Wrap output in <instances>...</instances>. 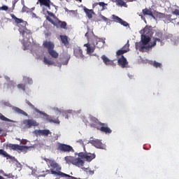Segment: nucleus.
<instances>
[{"label": "nucleus", "mask_w": 179, "mask_h": 179, "mask_svg": "<svg viewBox=\"0 0 179 179\" xmlns=\"http://www.w3.org/2000/svg\"><path fill=\"white\" fill-rule=\"evenodd\" d=\"M85 37H87L89 43L84 45V47L87 48V54H93L94 50L96 48H103L104 44H106V41L101 38H99L94 36L91 39L89 38V32L85 34Z\"/></svg>", "instance_id": "1"}, {"label": "nucleus", "mask_w": 179, "mask_h": 179, "mask_svg": "<svg viewBox=\"0 0 179 179\" xmlns=\"http://www.w3.org/2000/svg\"><path fill=\"white\" fill-rule=\"evenodd\" d=\"M117 62L119 65H121L122 68H125L128 64V61H127V58H125L124 55H122L121 57L118 59Z\"/></svg>", "instance_id": "22"}, {"label": "nucleus", "mask_w": 179, "mask_h": 179, "mask_svg": "<svg viewBox=\"0 0 179 179\" xmlns=\"http://www.w3.org/2000/svg\"><path fill=\"white\" fill-rule=\"evenodd\" d=\"M22 13L26 12L27 13H28V12H29V8H27V7H26V6H24L22 7Z\"/></svg>", "instance_id": "41"}, {"label": "nucleus", "mask_w": 179, "mask_h": 179, "mask_svg": "<svg viewBox=\"0 0 179 179\" xmlns=\"http://www.w3.org/2000/svg\"><path fill=\"white\" fill-rule=\"evenodd\" d=\"M101 18L102 19V20H103V22H108V18L104 17V15H101Z\"/></svg>", "instance_id": "45"}, {"label": "nucleus", "mask_w": 179, "mask_h": 179, "mask_svg": "<svg viewBox=\"0 0 179 179\" xmlns=\"http://www.w3.org/2000/svg\"><path fill=\"white\" fill-rule=\"evenodd\" d=\"M57 150H59V152H63L64 153L75 152V150H73V148H72V146L61 143H58L57 144Z\"/></svg>", "instance_id": "7"}, {"label": "nucleus", "mask_w": 179, "mask_h": 179, "mask_svg": "<svg viewBox=\"0 0 179 179\" xmlns=\"http://www.w3.org/2000/svg\"><path fill=\"white\" fill-rule=\"evenodd\" d=\"M0 179H5V178L0 176Z\"/></svg>", "instance_id": "54"}, {"label": "nucleus", "mask_w": 179, "mask_h": 179, "mask_svg": "<svg viewBox=\"0 0 179 179\" xmlns=\"http://www.w3.org/2000/svg\"><path fill=\"white\" fill-rule=\"evenodd\" d=\"M12 17H13V19H14L15 20H16V18L15 17H17L15 15H12Z\"/></svg>", "instance_id": "53"}, {"label": "nucleus", "mask_w": 179, "mask_h": 179, "mask_svg": "<svg viewBox=\"0 0 179 179\" xmlns=\"http://www.w3.org/2000/svg\"><path fill=\"white\" fill-rule=\"evenodd\" d=\"M3 176L8 177V178H12V177H13V176H12V173H9V174L3 173Z\"/></svg>", "instance_id": "46"}, {"label": "nucleus", "mask_w": 179, "mask_h": 179, "mask_svg": "<svg viewBox=\"0 0 179 179\" xmlns=\"http://www.w3.org/2000/svg\"><path fill=\"white\" fill-rule=\"evenodd\" d=\"M43 62L45 65H54V62L51 60H48L46 57L43 58Z\"/></svg>", "instance_id": "34"}, {"label": "nucleus", "mask_w": 179, "mask_h": 179, "mask_svg": "<svg viewBox=\"0 0 179 179\" xmlns=\"http://www.w3.org/2000/svg\"><path fill=\"white\" fill-rule=\"evenodd\" d=\"M41 6H45L48 9H51V0H38Z\"/></svg>", "instance_id": "23"}, {"label": "nucleus", "mask_w": 179, "mask_h": 179, "mask_svg": "<svg viewBox=\"0 0 179 179\" xmlns=\"http://www.w3.org/2000/svg\"><path fill=\"white\" fill-rule=\"evenodd\" d=\"M46 20L56 27H59L60 29H64V30H66L67 29L66 27L68 26V24H66V22L65 21H61L59 19H57V20L54 21L50 16H47Z\"/></svg>", "instance_id": "5"}, {"label": "nucleus", "mask_w": 179, "mask_h": 179, "mask_svg": "<svg viewBox=\"0 0 179 179\" xmlns=\"http://www.w3.org/2000/svg\"><path fill=\"white\" fill-rule=\"evenodd\" d=\"M76 1H79V2H82V0H76Z\"/></svg>", "instance_id": "55"}, {"label": "nucleus", "mask_w": 179, "mask_h": 179, "mask_svg": "<svg viewBox=\"0 0 179 179\" xmlns=\"http://www.w3.org/2000/svg\"><path fill=\"white\" fill-rule=\"evenodd\" d=\"M90 125L92 128H96L97 129V125H100V124H102L103 122L99 121V119H97L96 117H94L93 116H92L90 118Z\"/></svg>", "instance_id": "16"}, {"label": "nucleus", "mask_w": 179, "mask_h": 179, "mask_svg": "<svg viewBox=\"0 0 179 179\" xmlns=\"http://www.w3.org/2000/svg\"><path fill=\"white\" fill-rule=\"evenodd\" d=\"M64 160L67 164H73L74 166H77V167H83V166H85V162L80 159L79 157L78 158H75L72 156H67L64 157Z\"/></svg>", "instance_id": "4"}, {"label": "nucleus", "mask_w": 179, "mask_h": 179, "mask_svg": "<svg viewBox=\"0 0 179 179\" xmlns=\"http://www.w3.org/2000/svg\"><path fill=\"white\" fill-rule=\"evenodd\" d=\"M0 174H3H3H5V171H3V170H1L0 171Z\"/></svg>", "instance_id": "52"}, {"label": "nucleus", "mask_w": 179, "mask_h": 179, "mask_svg": "<svg viewBox=\"0 0 179 179\" xmlns=\"http://www.w3.org/2000/svg\"><path fill=\"white\" fill-rule=\"evenodd\" d=\"M100 128L97 127V129H99L101 132H103L104 134H111L113 130L108 127V124L107 123H100Z\"/></svg>", "instance_id": "12"}, {"label": "nucleus", "mask_w": 179, "mask_h": 179, "mask_svg": "<svg viewBox=\"0 0 179 179\" xmlns=\"http://www.w3.org/2000/svg\"><path fill=\"white\" fill-rule=\"evenodd\" d=\"M98 5H99V6H101L102 7V9L101 10H104L106 9V3L104 2H99V3H94L93 5H92V8H96V6H97Z\"/></svg>", "instance_id": "30"}, {"label": "nucleus", "mask_w": 179, "mask_h": 179, "mask_svg": "<svg viewBox=\"0 0 179 179\" xmlns=\"http://www.w3.org/2000/svg\"><path fill=\"white\" fill-rule=\"evenodd\" d=\"M60 38L62 44L64 45H69V41H68V37L66 36L61 35Z\"/></svg>", "instance_id": "29"}, {"label": "nucleus", "mask_w": 179, "mask_h": 179, "mask_svg": "<svg viewBox=\"0 0 179 179\" xmlns=\"http://www.w3.org/2000/svg\"><path fill=\"white\" fill-rule=\"evenodd\" d=\"M83 10L86 15V16L88 17V19H92L93 15H94V10L93 9H88L86 7H84Z\"/></svg>", "instance_id": "21"}, {"label": "nucleus", "mask_w": 179, "mask_h": 179, "mask_svg": "<svg viewBox=\"0 0 179 179\" xmlns=\"http://www.w3.org/2000/svg\"><path fill=\"white\" fill-rule=\"evenodd\" d=\"M129 51V41L119 50L117 51L116 55L120 56Z\"/></svg>", "instance_id": "14"}, {"label": "nucleus", "mask_w": 179, "mask_h": 179, "mask_svg": "<svg viewBox=\"0 0 179 179\" xmlns=\"http://www.w3.org/2000/svg\"><path fill=\"white\" fill-rule=\"evenodd\" d=\"M43 160L46 162L48 167H51L52 169H50L51 174H53L54 176H59V177H62L63 178H64L65 177H68V178L78 179L77 178H75L66 173H64V172H61V170H62V167H61V166H59V164L57 163L55 159L45 157L43 158Z\"/></svg>", "instance_id": "2"}, {"label": "nucleus", "mask_w": 179, "mask_h": 179, "mask_svg": "<svg viewBox=\"0 0 179 179\" xmlns=\"http://www.w3.org/2000/svg\"><path fill=\"white\" fill-rule=\"evenodd\" d=\"M23 80L25 82H27L28 85H32L33 84V80L29 77H24Z\"/></svg>", "instance_id": "35"}, {"label": "nucleus", "mask_w": 179, "mask_h": 179, "mask_svg": "<svg viewBox=\"0 0 179 179\" xmlns=\"http://www.w3.org/2000/svg\"><path fill=\"white\" fill-rule=\"evenodd\" d=\"M169 36V37H171V34H170Z\"/></svg>", "instance_id": "57"}, {"label": "nucleus", "mask_w": 179, "mask_h": 179, "mask_svg": "<svg viewBox=\"0 0 179 179\" xmlns=\"http://www.w3.org/2000/svg\"><path fill=\"white\" fill-rule=\"evenodd\" d=\"M43 45H44L45 48H48V52L54 50V47H55L54 43H52V42H51V41H45L43 43Z\"/></svg>", "instance_id": "25"}, {"label": "nucleus", "mask_w": 179, "mask_h": 179, "mask_svg": "<svg viewBox=\"0 0 179 179\" xmlns=\"http://www.w3.org/2000/svg\"><path fill=\"white\" fill-rule=\"evenodd\" d=\"M151 65H153L155 68H162V64L156 61H154L152 63H151Z\"/></svg>", "instance_id": "36"}, {"label": "nucleus", "mask_w": 179, "mask_h": 179, "mask_svg": "<svg viewBox=\"0 0 179 179\" xmlns=\"http://www.w3.org/2000/svg\"><path fill=\"white\" fill-rule=\"evenodd\" d=\"M143 15L144 16H151V17H153L155 19V15H153V12L152 11V9L145 8L142 10Z\"/></svg>", "instance_id": "24"}, {"label": "nucleus", "mask_w": 179, "mask_h": 179, "mask_svg": "<svg viewBox=\"0 0 179 179\" xmlns=\"http://www.w3.org/2000/svg\"><path fill=\"white\" fill-rule=\"evenodd\" d=\"M155 36L157 38H162V39L163 38V32H162V31L156 32Z\"/></svg>", "instance_id": "38"}, {"label": "nucleus", "mask_w": 179, "mask_h": 179, "mask_svg": "<svg viewBox=\"0 0 179 179\" xmlns=\"http://www.w3.org/2000/svg\"><path fill=\"white\" fill-rule=\"evenodd\" d=\"M162 40L163 39L160 38H155V41L156 43H157V41H158V43H160V42H162Z\"/></svg>", "instance_id": "49"}, {"label": "nucleus", "mask_w": 179, "mask_h": 179, "mask_svg": "<svg viewBox=\"0 0 179 179\" xmlns=\"http://www.w3.org/2000/svg\"><path fill=\"white\" fill-rule=\"evenodd\" d=\"M77 143H79V145H81L83 148H85V143L84 142L82 141V139H80L78 141H76Z\"/></svg>", "instance_id": "42"}, {"label": "nucleus", "mask_w": 179, "mask_h": 179, "mask_svg": "<svg viewBox=\"0 0 179 179\" xmlns=\"http://www.w3.org/2000/svg\"><path fill=\"white\" fill-rule=\"evenodd\" d=\"M116 4L118 6H124V8H127L128 5H127V3L124 1V0H115Z\"/></svg>", "instance_id": "31"}, {"label": "nucleus", "mask_w": 179, "mask_h": 179, "mask_svg": "<svg viewBox=\"0 0 179 179\" xmlns=\"http://www.w3.org/2000/svg\"><path fill=\"white\" fill-rule=\"evenodd\" d=\"M136 50H139V51H142V50H149L150 48V46H148L145 45H143V43L141 42H136L135 43Z\"/></svg>", "instance_id": "20"}, {"label": "nucleus", "mask_w": 179, "mask_h": 179, "mask_svg": "<svg viewBox=\"0 0 179 179\" xmlns=\"http://www.w3.org/2000/svg\"><path fill=\"white\" fill-rule=\"evenodd\" d=\"M101 58L103 60V62L105 64V65H110L111 66H115L114 61L110 60L106 55H102Z\"/></svg>", "instance_id": "18"}, {"label": "nucleus", "mask_w": 179, "mask_h": 179, "mask_svg": "<svg viewBox=\"0 0 179 179\" xmlns=\"http://www.w3.org/2000/svg\"><path fill=\"white\" fill-rule=\"evenodd\" d=\"M78 157H80V160H86V162H92L93 159H96V155L92 153H85L80 152L78 153Z\"/></svg>", "instance_id": "9"}, {"label": "nucleus", "mask_w": 179, "mask_h": 179, "mask_svg": "<svg viewBox=\"0 0 179 179\" xmlns=\"http://www.w3.org/2000/svg\"><path fill=\"white\" fill-rule=\"evenodd\" d=\"M0 120H1V121H6L7 122H13V121L6 117H5V115H2V113H0Z\"/></svg>", "instance_id": "33"}, {"label": "nucleus", "mask_w": 179, "mask_h": 179, "mask_svg": "<svg viewBox=\"0 0 179 179\" xmlns=\"http://www.w3.org/2000/svg\"><path fill=\"white\" fill-rule=\"evenodd\" d=\"M0 132H2V129L0 128Z\"/></svg>", "instance_id": "56"}, {"label": "nucleus", "mask_w": 179, "mask_h": 179, "mask_svg": "<svg viewBox=\"0 0 179 179\" xmlns=\"http://www.w3.org/2000/svg\"><path fill=\"white\" fill-rule=\"evenodd\" d=\"M25 102L29 106V107H30V108L34 110V111L40 114V115H43L42 118H43V120H45V121H48V122H54L55 124H59V120L58 119L52 120L50 115H47V113L42 112L37 108H36L34 105H33L30 102V101L26 99Z\"/></svg>", "instance_id": "3"}, {"label": "nucleus", "mask_w": 179, "mask_h": 179, "mask_svg": "<svg viewBox=\"0 0 179 179\" xmlns=\"http://www.w3.org/2000/svg\"><path fill=\"white\" fill-rule=\"evenodd\" d=\"M91 143L93 146L96 148L97 149H106V145L103 143H101V140L94 139L91 141Z\"/></svg>", "instance_id": "13"}, {"label": "nucleus", "mask_w": 179, "mask_h": 179, "mask_svg": "<svg viewBox=\"0 0 179 179\" xmlns=\"http://www.w3.org/2000/svg\"><path fill=\"white\" fill-rule=\"evenodd\" d=\"M166 19H169V20L171 21V15H166Z\"/></svg>", "instance_id": "50"}, {"label": "nucleus", "mask_w": 179, "mask_h": 179, "mask_svg": "<svg viewBox=\"0 0 179 179\" xmlns=\"http://www.w3.org/2000/svg\"><path fill=\"white\" fill-rule=\"evenodd\" d=\"M20 34L22 36L24 40L31 36V30L27 29L26 26L18 25Z\"/></svg>", "instance_id": "6"}, {"label": "nucleus", "mask_w": 179, "mask_h": 179, "mask_svg": "<svg viewBox=\"0 0 179 179\" xmlns=\"http://www.w3.org/2000/svg\"><path fill=\"white\" fill-rule=\"evenodd\" d=\"M17 87L18 89H21L22 90H23V92H26V85L24 84H18L17 85Z\"/></svg>", "instance_id": "37"}, {"label": "nucleus", "mask_w": 179, "mask_h": 179, "mask_svg": "<svg viewBox=\"0 0 179 179\" xmlns=\"http://www.w3.org/2000/svg\"><path fill=\"white\" fill-rule=\"evenodd\" d=\"M8 148L10 149V150H21V152H27L29 147L20 145L18 144H9Z\"/></svg>", "instance_id": "11"}, {"label": "nucleus", "mask_w": 179, "mask_h": 179, "mask_svg": "<svg viewBox=\"0 0 179 179\" xmlns=\"http://www.w3.org/2000/svg\"><path fill=\"white\" fill-rule=\"evenodd\" d=\"M8 9H9L8 6H3L0 7L1 10H8Z\"/></svg>", "instance_id": "44"}, {"label": "nucleus", "mask_w": 179, "mask_h": 179, "mask_svg": "<svg viewBox=\"0 0 179 179\" xmlns=\"http://www.w3.org/2000/svg\"><path fill=\"white\" fill-rule=\"evenodd\" d=\"M22 124L26 128H31L32 127H38L40 124L34 119H26L22 121Z\"/></svg>", "instance_id": "10"}, {"label": "nucleus", "mask_w": 179, "mask_h": 179, "mask_svg": "<svg viewBox=\"0 0 179 179\" xmlns=\"http://www.w3.org/2000/svg\"><path fill=\"white\" fill-rule=\"evenodd\" d=\"M172 15H176V16H179V10L175 9L173 11H172Z\"/></svg>", "instance_id": "40"}, {"label": "nucleus", "mask_w": 179, "mask_h": 179, "mask_svg": "<svg viewBox=\"0 0 179 179\" xmlns=\"http://www.w3.org/2000/svg\"><path fill=\"white\" fill-rule=\"evenodd\" d=\"M50 16H52V17H55V15H54V13H50Z\"/></svg>", "instance_id": "51"}, {"label": "nucleus", "mask_w": 179, "mask_h": 179, "mask_svg": "<svg viewBox=\"0 0 179 179\" xmlns=\"http://www.w3.org/2000/svg\"><path fill=\"white\" fill-rule=\"evenodd\" d=\"M73 55L76 58H85L83 51L81 50L80 47L77 46L73 49Z\"/></svg>", "instance_id": "15"}, {"label": "nucleus", "mask_w": 179, "mask_h": 179, "mask_svg": "<svg viewBox=\"0 0 179 179\" xmlns=\"http://www.w3.org/2000/svg\"><path fill=\"white\" fill-rule=\"evenodd\" d=\"M113 19L115 20V22H117V23H120L122 24V26H124V27H127L128 26V22L126 21H124L122 19H121L120 17L116 15H113Z\"/></svg>", "instance_id": "19"}, {"label": "nucleus", "mask_w": 179, "mask_h": 179, "mask_svg": "<svg viewBox=\"0 0 179 179\" xmlns=\"http://www.w3.org/2000/svg\"><path fill=\"white\" fill-rule=\"evenodd\" d=\"M15 23L19 24V26H27V22L17 17H15Z\"/></svg>", "instance_id": "28"}, {"label": "nucleus", "mask_w": 179, "mask_h": 179, "mask_svg": "<svg viewBox=\"0 0 179 179\" xmlns=\"http://www.w3.org/2000/svg\"><path fill=\"white\" fill-rule=\"evenodd\" d=\"M13 110L16 114H21L22 115H25L26 117H27V113L24 112V110L20 109V108H17L16 106H13Z\"/></svg>", "instance_id": "26"}, {"label": "nucleus", "mask_w": 179, "mask_h": 179, "mask_svg": "<svg viewBox=\"0 0 179 179\" xmlns=\"http://www.w3.org/2000/svg\"><path fill=\"white\" fill-rule=\"evenodd\" d=\"M141 32L143 33L141 34V43H143V45H147L150 41V37L148 35L150 30L148 28H144Z\"/></svg>", "instance_id": "8"}, {"label": "nucleus", "mask_w": 179, "mask_h": 179, "mask_svg": "<svg viewBox=\"0 0 179 179\" xmlns=\"http://www.w3.org/2000/svg\"><path fill=\"white\" fill-rule=\"evenodd\" d=\"M155 45H156V41H154L151 43V45H147V47H150V48H152V47H155Z\"/></svg>", "instance_id": "47"}, {"label": "nucleus", "mask_w": 179, "mask_h": 179, "mask_svg": "<svg viewBox=\"0 0 179 179\" xmlns=\"http://www.w3.org/2000/svg\"><path fill=\"white\" fill-rule=\"evenodd\" d=\"M15 87L16 84L13 82L10 83L8 85V89H15Z\"/></svg>", "instance_id": "39"}, {"label": "nucleus", "mask_w": 179, "mask_h": 179, "mask_svg": "<svg viewBox=\"0 0 179 179\" xmlns=\"http://www.w3.org/2000/svg\"><path fill=\"white\" fill-rule=\"evenodd\" d=\"M85 171L86 173H89V174H90L91 176H93V174H94V171H90L89 170V169H85Z\"/></svg>", "instance_id": "43"}, {"label": "nucleus", "mask_w": 179, "mask_h": 179, "mask_svg": "<svg viewBox=\"0 0 179 179\" xmlns=\"http://www.w3.org/2000/svg\"><path fill=\"white\" fill-rule=\"evenodd\" d=\"M0 156H2L3 157H6L7 160H12L13 159V157L10 156L6 151L3 150V149H0Z\"/></svg>", "instance_id": "27"}, {"label": "nucleus", "mask_w": 179, "mask_h": 179, "mask_svg": "<svg viewBox=\"0 0 179 179\" xmlns=\"http://www.w3.org/2000/svg\"><path fill=\"white\" fill-rule=\"evenodd\" d=\"M48 52L52 58H58L59 54L55 50H54V49L50 50Z\"/></svg>", "instance_id": "32"}, {"label": "nucleus", "mask_w": 179, "mask_h": 179, "mask_svg": "<svg viewBox=\"0 0 179 179\" xmlns=\"http://www.w3.org/2000/svg\"><path fill=\"white\" fill-rule=\"evenodd\" d=\"M36 135H38V136H47L48 135L51 134V131L48 129H43V130H36L35 131Z\"/></svg>", "instance_id": "17"}, {"label": "nucleus", "mask_w": 179, "mask_h": 179, "mask_svg": "<svg viewBox=\"0 0 179 179\" xmlns=\"http://www.w3.org/2000/svg\"><path fill=\"white\" fill-rule=\"evenodd\" d=\"M17 1L19 0H13L12 3H13V8H15V6H16V3H17Z\"/></svg>", "instance_id": "48"}, {"label": "nucleus", "mask_w": 179, "mask_h": 179, "mask_svg": "<svg viewBox=\"0 0 179 179\" xmlns=\"http://www.w3.org/2000/svg\"><path fill=\"white\" fill-rule=\"evenodd\" d=\"M177 24H179V22L177 23Z\"/></svg>", "instance_id": "58"}]
</instances>
